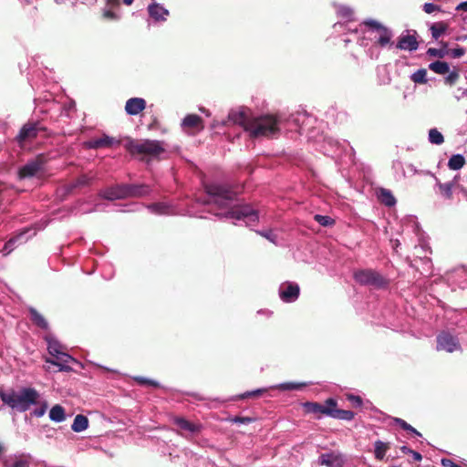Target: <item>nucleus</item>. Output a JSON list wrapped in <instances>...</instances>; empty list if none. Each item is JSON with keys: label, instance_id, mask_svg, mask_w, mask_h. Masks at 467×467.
Masks as SVG:
<instances>
[{"label": "nucleus", "instance_id": "obj_1", "mask_svg": "<svg viewBox=\"0 0 467 467\" xmlns=\"http://www.w3.org/2000/svg\"><path fill=\"white\" fill-rule=\"evenodd\" d=\"M208 200L204 203H213L225 212L215 213L220 219L231 220L234 224L244 222L246 226H252L258 222V213L250 205L234 204L235 193L227 186L220 183H209L204 185Z\"/></svg>", "mask_w": 467, "mask_h": 467}, {"label": "nucleus", "instance_id": "obj_2", "mask_svg": "<svg viewBox=\"0 0 467 467\" xmlns=\"http://www.w3.org/2000/svg\"><path fill=\"white\" fill-rule=\"evenodd\" d=\"M360 27L363 34L362 37L358 36V30L354 32L359 46L368 47V40H375V44L381 47H386L387 46L391 47L393 45L391 41L393 37L392 31L380 22L371 18L365 19L361 22Z\"/></svg>", "mask_w": 467, "mask_h": 467}, {"label": "nucleus", "instance_id": "obj_3", "mask_svg": "<svg viewBox=\"0 0 467 467\" xmlns=\"http://www.w3.org/2000/svg\"><path fill=\"white\" fill-rule=\"evenodd\" d=\"M0 399L13 410L25 412L32 405L38 404L40 394L34 388H22L17 392L15 390L0 391Z\"/></svg>", "mask_w": 467, "mask_h": 467}, {"label": "nucleus", "instance_id": "obj_4", "mask_svg": "<svg viewBox=\"0 0 467 467\" xmlns=\"http://www.w3.org/2000/svg\"><path fill=\"white\" fill-rule=\"evenodd\" d=\"M283 120L275 115H262L252 118L247 126V132L253 138L275 137L279 134Z\"/></svg>", "mask_w": 467, "mask_h": 467}, {"label": "nucleus", "instance_id": "obj_5", "mask_svg": "<svg viewBox=\"0 0 467 467\" xmlns=\"http://www.w3.org/2000/svg\"><path fill=\"white\" fill-rule=\"evenodd\" d=\"M125 148L131 155H140L141 160L147 159V161L151 159H159L165 152L163 142L154 140H129Z\"/></svg>", "mask_w": 467, "mask_h": 467}, {"label": "nucleus", "instance_id": "obj_6", "mask_svg": "<svg viewBox=\"0 0 467 467\" xmlns=\"http://www.w3.org/2000/svg\"><path fill=\"white\" fill-rule=\"evenodd\" d=\"M356 282L362 285L382 288L387 285V280L372 269L358 270L354 273Z\"/></svg>", "mask_w": 467, "mask_h": 467}, {"label": "nucleus", "instance_id": "obj_7", "mask_svg": "<svg viewBox=\"0 0 467 467\" xmlns=\"http://www.w3.org/2000/svg\"><path fill=\"white\" fill-rule=\"evenodd\" d=\"M437 350L452 353L461 350L459 339L449 332H441L437 336Z\"/></svg>", "mask_w": 467, "mask_h": 467}, {"label": "nucleus", "instance_id": "obj_8", "mask_svg": "<svg viewBox=\"0 0 467 467\" xmlns=\"http://www.w3.org/2000/svg\"><path fill=\"white\" fill-rule=\"evenodd\" d=\"M148 15L154 24H162L168 20L170 11L157 2H150L147 6Z\"/></svg>", "mask_w": 467, "mask_h": 467}, {"label": "nucleus", "instance_id": "obj_9", "mask_svg": "<svg viewBox=\"0 0 467 467\" xmlns=\"http://www.w3.org/2000/svg\"><path fill=\"white\" fill-rule=\"evenodd\" d=\"M299 285L296 283H283L279 286V296L285 303L295 302L299 296Z\"/></svg>", "mask_w": 467, "mask_h": 467}, {"label": "nucleus", "instance_id": "obj_10", "mask_svg": "<svg viewBox=\"0 0 467 467\" xmlns=\"http://www.w3.org/2000/svg\"><path fill=\"white\" fill-rule=\"evenodd\" d=\"M41 130H44V128L38 122L26 123L21 128L16 139L19 144H22L35 139Z\"/></svg>", "mask_w": 467, "mask_h": 467}, {"label": "nucleus", "instance_id": "obj_11", "mask_svg": "<svg viewBox=\"0 0 467 467\" xmlns=\"http://www.w3.org/2000/svg\"><path fill=\"white\" fill-rule=\"evenodd\" d=\"M345 462V456L339 451L322 453L318 457V463L327 467H343Z\"/></svg>", "mask_w": 467, "mask_h": 467}, {"label": "nucleus", "instance_id": "obj_12", "mask_svg": "<svg viewBox=\"0 0 467 467\" xmlns=\"http://www.w3.org/2000/svg\"><path fill=\"white\" fill-rule=\"evenodd\" d=\"M117 144H119V140L106 134H103L100 138H95L85 142L86 148L90 150L111 148Z\"/></svg>", "mask_w": 467, "mask_h": 467}, {"label": "nucleus", "instance_id": "obj_13", "mask_svg": "<svg viewBox=\"0 0 467 467\" xmlns=\"http://www.w3.org/2000/svg\"><path fill=\"white\" fill-rule=\"evenodd\" d=\"M54 358L55 359L47 358L46 362L58 367L59 371H71L72 368L68 364L70 362H77L75 358L64 351L55 356Z\"/></svg>", "mask_w": 467, "mask_h": 467}, {"label": "nucleus", "instance_id": "obj_14", "mask_svg": "<svg viewBox=\"0 0 467 467\" xmlns=\"http://www.w3.org/2000/svg\"><path fill=\"white\" fill-rule=\"evenodd\" d=\"M43 170V162L39 160H34L26 164L19 170V178L20 179H27L36 176L39 171Z\"/></svg>", "mask_w": 467, "mask_h": 467}, {"label": "nucleus", "instance_id": "obj_15", "mask_svg": "<svg viewBox=\"0 0 467 467\" xmlns=\"http://www.w3.org/2000/svg\"><path fill=\"white\" fill-rule=\"evenodd\" d=\"M347 146L345 142L341 143L333 138H327L324 140V153L332 157H337L345 150Z\"/></svg>", "mask_w": 467, "mask_h": 467}, {"label": "nucleus", "instance_id": "obj_16", "mask_svg": "<svg viewBox=\"0 0 467 467\" xmlns=\"http://www.w3.org/2000/svg\"><path fill=\"white\" fill-rule=\"evenodd\" d=\"M99 195L107 200L114 201L118 199L127 198L126 185L118 184L109 188H107L99 192Z\"/></svg>", "mask_w": 467, "mask_h": 467}, {"label": "nucleus", "instance_id": "obj_17", "mask_svg": "<svg viewBox=\"0 0 467 467\" xmlns=\"http://www.w3.org/2000/svg\"><path fill=\"white\" fill-rule=\"evenodd\" d=\"M146 108V100L142 98H131L126 101L125 111L130 116H136Z\"/></svg>", "mask_w": 467, "mask_h": 467}, {"label": "nucleus", "instance_id": "obj_18", "mask_svg": "<svg viewBox=\"0 0 467 467\" xmlns=\"http://www.w3.org/2000/svg\"><path fill=\"white\" fill-rule=\"evenodd\" d=\"M127 198L129 197H143L151 192V189L147 184H125Z\"/></svg>", "mask_w": 467, "mask_h": 467}, {"label": "nucleus", "instance_id": "obj_19", "mask_svg": "<svg viewBox=\"0 0 467 467\" xmlns=\"http://www.w3.org/2000/svg\"><path fill=\"white\" fill-rule=\"evenodd\" d=\"M30 232V230H26L25 232L19 234L14 238H11L8 242L5 243L3 251L0 252L4 256L9 254L16 246V244H21L27 241L28 236L26 234Z\"/></svg>", "mask_w": 467, "mask_h": 467}, {"label": "nucleus", "instance_id": "obj_20", "mask_svg": "<svg viewBox=\"0 0 467 467\" xmlns=\"http://www.w3.org/2000/svg\"><path fill=\"white\" fill-rule=\"evenodd\" d=\"M419 44L414 36L405 35L401 36L396 45V47L400 50L415 51Z\"/></svg>", "mask_w": 467, "mask_h": 467}, {"label": "nucleus", "instance_id": "obj_21", "mask_svg": "<svg viewBox=\"0 0 467 467\" xmlns=\"http://www.w3.org/2000/svg\"><path fill=\"white\" fill-rule=\"evenodd\" d=\"M229 119L235 124L242 126L247 131V126L252 121L244 110H233L229 113Z\"/></svg>", "mask_w": 467, "mask_h": 467}, {"label": "nucleus", "instance_id": "obj_22", "mask_svg": "<svg viewBox=\"0 0 467 467\" xmlns=\"http://www.w3.org/2000/svg\"><path fill=\"white\" fill-rule=\"evenodd\" d=\"M148 210L157 215H170L174 213V210L171 205L166 202H156L147 206Z\"/></svg>", "mask_w": 467, "mask_h": 467}, {"label": "nucleus", "instance_id": "obj_23", "mask_svg": "<svg viewBox=\"0 0 467 467\" xmlns=\"http://www.w3.org/2000/svg\"><path fill=\"white\" fill-rule=\"evenodd\" d=\"M93 177L87 174L80 175L76 181L67 184L65 186L66 193H71L76 188L84 187L89 185Z\"/></svg>", "mask_w": 467, "mask_h": 467}, {"label": "nucleus", "instance_id": "obj_24", "mask_svg": "<svg viewBox=\"0 0 467 467\" xmlns=\"http://www.w3.org/2000/svg\"><path fill=\"white\" fill-rule=\"evenodd\" d=\"M45 340L47 344V351L52 357L63 352V346L53 335H47Z\"/></svg>", "mask_w": 467, "mask_h": 467}, {"label": "nucleus", "instance_id": "obj_25", "mask_svg": "<svg viewBox=\"0 0 467 467\" xmlns=\"http://www.w3.org/2000/svg\"><path fill=\"white\" fill-rule=\"evenodd\" d=\"M173 422L181 429L191 433H195L201 431L202 426L199 424H194L184 418L176 417L173 420Z\"/></svg>", "mask_w": 467, "mask_h": 467}, {"label": "nucleus", "instance_id": "obj_26", "mask_svg": "<svg viewBox=\"0 0 467 467\" xmlns=\"http://www.w3.org/2000/svg\"><path fill=\"white\" fill-rule=\"evenodd\" d=\"M307 382H284L269 387L271 389H279L282 391L300 390L308 386Z\"/></svg>", "mask_w": 467, "mask_h": 467}, {"label": "nucleus", "instance_id": "obj_27", "mask_svg": "<svg viewBox=\"0 0 467 467\" xmlns=\"http://www.w3.org/2000/svg\"><path fill=\"white\" fill-rule=\"evenodd\" d=\"M378 199L381 203L388 207H393L397 202L392 192L386 188H380L378 191Z\"/></svg>", "mask_w": 467, "mask_h": 467}, {"label": "nucleus", "instance_id": "obj_28", "mask_svg": "<svg viewBox=\"0 0 467 467\" xmlns=\"http://www.w3.org/2000/svg\"><path fill=\"white\" fill-rule=\"evenodd\" d=\"M48 417L54 422H63L67 418L65 409L61 405L57 404L50 409Z\"/></svg>", "mask_w": 467, "mask_h": 467}, {"label": "nucleus", "instance_id": "obj_29", "mask_svg": "<svg viewBox=\"0 0 467 467\" xmlns=\"http://www.w3.org/2000/svg\"><path fill=\"white\" fill-rule=\"evenodd\" d=\"M31 320L35 325H36L38 327L47 330L48 329V323L46 320V318L34 307H29L28 309Z\"/></svg>", "mask_w": 467, "mask_h": 467}, {"label": "nucleus", "instance_id": "obj_30", "mask_svg": "<svg viewBox=\"0 0 467 467\" xmlns=\"http://www.w3.org/2000/svg\"><path fill=\"white\" fill-rule=\"evenodd\" d=\"M88 427V420L82 414H78L71 425V429L75 432H81L87 430Z\"/></svg>", "mask_w": 467, "mask_h": 467}, {"label": "nucleus", "instance_id": "obj_31", "mask_svg": "<svg viewBox=\"0 0 467 467\" xmlns=\"http://www.w3.org/2000/svg\"><path fill=\"white\" fill-rule=\"evenodd\" d=\"M389 445L380 440L374 442V454L377 460L382 461L389 451Z\"/></svg>", "mask_w": 467, "mask_h": 467}, {"label": "nucleus", "instance_id": "obj_32", "mask_svg": "<svg viewBox=\"0 0 467 467\" xmlns=\"http://www.w3.org/2000/svg\"><path fill=\"white\" fill-rule=\"evenodd\" d=\"M355 413L351 410H340L329 411V417L337 420L350 421L354 419Z\"/></svg>", "mask_w": 467, "mask_h": 467}, {"label": "nucleus", "instance_id": "obj_33", "mask_svg": "<svg viewBox=\"0 0 467 467\" xmlns=\"http://www.w3.org/2000/svg\"><path fill=\"white\" fill-rule=\"evenodd\" d=\"M304 406L308 412L314 414L320 413L329 417V411H331L330 410L326 409L324 404L317 402H306Z\"/></svg>", "mask_w": 467, "mask_h": 467}, {"label": "nucleus", "instance_id": "obj_34", "mask_svg": "<svg viewBox=\"0 0 467 467\" xmlns=\"http://www.w3.org/2000/svg\"><path fill=\"white\" fill-rule=\"evenodd\" d=\"M202 123V119L196 114H188L186 115L182 121V128H198Z\"/></svg>", "mask_w": 467, "mask_h": 467}, {"label": "nucleus", "instance_id": "obj_35", "mask_svg": "<svg viewBox=\"0 0 467 467\" xmlns=\"http://www.w3.org/2000/svg\"><path fill=\"white\" fill-rule=\"evenodd\" d=\"M336 12L339 17L346 21H352L354 19V10L348 5H337L336 7Z\"/></svg>", "mask_w": 467, "mask_h": 467}, {"label": "nucleus", "instance_id": "obj_36", "mask_svg": "<svg viewBox=\"0 0 467 467\" xmlns=\"http://www.w3.org/2000/svg\"><path fill=\"white\" fill-rule=\"evenodd\" d=\"M428 140L431 144L441 145L444 142V137L438 129L432 128L429 130Z\"/></svg>", "mask_w": 467, "mask_h": 467}, {"label": "nucleus", "instance_id": "obj_37", "mask_svg": "<svg viewBox=\"0 0 467 467\" xmlns=\"http://www.w3.org/2000/svg\"><path fill=\"white\" fill-rule=\"evenodd\" d=\"M464 163L465 160L462 154H454L450 158L448 167L451 170L458 171L463 167Z\"/></svg>", "mask_w": 467, "mask_h": 467}, {"label": "nucleus", "instance_id": "obj_38", "mask_svg": "<svg viewBox=\"0 0 467 467\" xmlns=\"http://www.w3.org/2000/svg\"><path fill=\"white\" fill-rule=\"evenodd\" d=\"M429 67L433 72H435L437 74H441V75L446 74L450 70L449 64L445 61H440V60L431 63Z\"/></svg>", "mask_w": 467, "mask_h": 467}, {"label": "nucleus", "instance_id": "obj_39", "mask_svg": "<svg viewBox=\"0 0 467 467\" xmlns=\"http://www.w3.org/2000/svg\"><path fill=\"white\" fill-rule=\"evenodd\" d=\"M394 422L399 425L402 430L407 431L415 436L421 437V433L419 432L414 427L407 423L404 420L400 418H395Z\"/></svg>", "mask_w": 467, "mask_h": 467}, {"label": "nucleus", "instance_id": "obj_40", "mask_svg": "<svg viewBox=\"0 0 467 467\" xmlns=\"http://www.w3.org/2000/svg\"><path fill=\"white\" fill-rule=\"evenodd\" d=\"M266 390H267V389H265V388L256 389H254L251 391H246L243 394L237 395L234 398H233L232 400H244V399L250 398V397L258 396V395L265 393Z\"/></svg>", "mask_w": 467, "mask_h": 467}, {"label": "nucleus", "instance_id": "obj_41", "mask_svg": "<svg viewBox=\"0 0 467 467\" xmlns=\"http://www.w3.org/2000/svg\"><path fill=\"white\" fill-rule=\"evenodd\" d=\"M314 219L317 223L324 227H329L335 223V220L327 215L316 214Z\"/></svg>", "mask_w": 467, "mask_h": 467}, {"label": "nucleus", "instance_id": "obj_42", "mask_svg": "<svg viewBox=\"0 0 467 467\" xmlns=\"http://www.w3.org/2000/svg\"><path fill=\"white\" fill-rule=\"evenodd\" d=\"M426 76H427L426 69L420 68V69H418L416 72H414L411 75V80L415 83L424 84L427 82Z\"/></svg>", "mask_w": 467, "mask_h": 467}, {"label": "nucleus", "instance_id": "obj_43", "mask_svg": "<svg viewBox=\"0 0 467 467\" xmlns=\"http://www.w3.org/2000/svg\"><path fill=\"white\" fill-rule=\"evenodd\" d=\"M133 379L140 385H148L155 388L160 387V383L154 379H150L141 376H137L134 377Z\"/></svg>", "mask_w": 467, "mask_h": 467}, {"label": "nucleus", "instance_id": "obj_44", "mask_svg": "<svg viewBox=\"0 0 467 467\" xmlns=\"http://www.w3.org/2000/svg\"><path fill=\"white\" fill-rule=\"evenodd\" d=\"M6 467H27V462L23 458L9 459L5 462Z\"/></svg>", "mask_w": 467, "mask_h": 467}, {"label": "nucleus", "instance_id": "obj_45", "mask_svg": "<svg viewBox=\"0 0 467 467\" xmlns=\"http://www.w3.org/2000/svg\"><path fill=\"white\" fill-rule=\"evenodd\" d=\"M38 404L40 406L33 410V415L36 418H40L44 416L47 410L48 404L46 400H43L42 402L38 401Z\"/></svg>", "mask_w": 467, "mask_h": 467}, {"label": "nucleus", "instance_id": "obj_46", "mask_svg": "<svg viewBox=\"0 0 467 467\" xmlns=\"http://www.w3.org/2000/svg\"><path fill=\"white\" fill-rule=\"evenodd\" d=\"M431 36L434 39H438L444 32L445 26L441 24L432 25L431 26Z\"/></svg>", "mask_w": 467, "mask_h": 467}, {"label": "nucleus", "instance_id": "obj_47", "mask_svg": "<svg viewBox=\"0 0 467 467\" xmlns=\"http://www.w3.org/2000/svg\"><path fill=\"white\" fill-rule=\"evenodd\" d=\"M439 188L441 192V193L446 198H451L452 194V183L447 182V183H439Z\"/></svg>", "mask_w": 467, "mask_h": 467}, {"label": "nucleus", "instance_id": "obj_48", "mask_svg": "<svg viewBox=\"0 0 467 467\" xmlns=\"http://www.w3.org/2000/svg\"><path fill=\"white\" fill-rule=\"evenodd\" d=\"M257 234H260L261 236L266 238L271 243L276 244L277 236L273 233L272 230L257 231Z\"/></svg>", "mask_w": 467, "mask_h": 467}, {"label": "nucleus", "instance_id": "obj_49", "mask_svg": "<svg viewBox=\"0 0 467 467\" xmlns=\"http://www.w3.org/2000/svg\"><path fill=\"white\" fill-rule=\"evenodd\" d=\"M441 7L433 3H425L423 5V11L427 14H431L435 11H440Z\"/></svg>", "mask_w": 467, "mask_h": 467}, {"label": "nucleus", "instance_id": "obj_50", "mask_svg": "<svg viewBox=\"0 0 467 467\" xmlns=\"http://www.w3.org/2000/svg\"><path fill=\"white\" fill-rule=\"evenodd\" d=\"M348 400L352 403L354 407H361L362 406V399L359 396H356L353 394H350L348 396Z\"/></svg>", "mask_w": 467, "mask_h": 467}, {"label": "nucleus", "instance_id": "obj_51", "mask_svg": "<svg viewBox=\"0 0 467 467\" xmlns=\"http://www.w3.org/2000/svg\"><path fill=\"white\" fill-rule=\"evenodd\" d=\"M465 54V49L463 47H456L450 50V55L453 58H458L462 57Z\"/></svg>", "mask_w": 467, "mask_h": 467}, {"label": "nucleus", "instance_id": "obj_52", "mask_svg": "<svg viewBox=\"0 0 467 467\" xmlns=\"http://www.w3.org/2000/svg\"><path fill=\"white\" fill-rule=\"evenodd\" d=\"M325 408L327 409V410H337V402L335 399H327L326 401H325Z\"/></svg>", "mask_w": 467, "mask_h": 467}, {"label": "nucleus", "instance_id": "obj_53", "mask_svg": "<svg viewBox=\"0 0 467 467\" xmlns=\"http://www.w3.org/2000/svg\"><path fill=\"white\" fill-rule=\"evenodd\" d=\"M427 53L430 56L438 57H443L445 55V52L442 49H437V48H429Z\"/></svg>", "mask_w": 467, "mask_h": 467}, {"label": "nucleus", "instance_id": "obj_54", "mask_svg": "<svg viewBox=\"0 0 467 467\" xmlns=\"http://www.w3.org/2000/svg\"><path fill=\"white\" fill-rule=\"evenodd\" d=\"M103 16L105 18L110 19V20H118L119 19V16L112 10H104Z\"/></svg>", "mask_w": 467, "mask_h": 467}, {"label": "nucleus", "instance_id": "obj_55", "mask_svg": "<svg viewBox=\"0 0 467 467\" xmlns=\"http://www.w3.org/2000/svg\"><path fill=\"white\" fill-rule=\"evenodd\" d=\"M254 420L249 417H235L234 419V422L240 424H248L251 423Z\"/></svg>", "mask_w": 467, "mask_h": 467}, {"label": "nucleus", "instance_id": "obj_56", "mask_svg": "<svg viewBox=\"0 0 467 467\" xmlns=\"http://www.w3.org/2000/svg\"><path fill=\"white\" fill-rule=\"evenodd\" d=\"M459 78L458 73H457V72H455V71H452V72H451V73L447 76V78H446V82H448V83H450V84H452V83H454V82L457 80V78Z\"/></svg>", "mask_w": 467, "mask_h": 467}, {"label": "nucleus", "instance_id": "obj_57", "mask_svg": "<svg viewBox=\"0 0 467 467\" xmlns=\"http://www.w3.org/2000/svg\"><path fill=\"white\" fill-rule=\"evenodd\" d=\"M441 465L443 467H457L458 464L454 463L450 459H441Z\"/></svg>", "mask_w": 467, "mask_h": 467}, {"label": "nucleus", "instance_id": "obj_58", "mask_svg": "<svg viewBox=\"0 0 467 467\" xmlns=\"http://www.w3.org/2000/svg\"><path fill=\"white\" fill-rule=\"evenodd\" d=\"M406 169L407 171L411 174V175H415V174H418L420 173V171L416 168L415 165L410 163V164H407L406 166Z\"/></svg>", "mask_w": 467, "mask_h": 467}, {"label": "nucleus", "instance_id": "obj_59", "mask_svg": "<svg viewBox=\"0 0 467 467\" xmlns=\"http://www.w3.org/2000/svg\"><path fill=\"white\" fill-rule=\"evenodd\" d=\"M301 119H309L308 117H306V115H301V114H297L296 116H293L291 120L293 123L295 124H298L300 121H301Z\"/></svg>", "mask_w": 467, "mask_h": 467}, {"label": "nucleus", "instance_id": "obj_60", "mask_svg": "<svg viewBox=\"0 0 467 467\" xmlns=\"http://www.w3.org/2000/svg\"><path fill=\"white\" fill-rule=\"evenodd\" d=\"M456 10H457V11H464V12H467V1H464V2L460 3V4L456 6Z\"/></svg>", "mask_w": 467, "mask_h": 467}, {"label": "nucleus", "instance_id": "obj_61", "mask_svg": "<svg viewBox=\"0 0 467 467\" xmlns=\"http://www.w3.org/2000/svg\"><path fill=\"white\" fill-rule=\"evenodd\" d=\"M410 454H411V455H412V458H413L415 461H417V462H420V461H421V459H422L421 454H420V452H418V451H413V450H412V452H410Z\"/></svg>", "mask_w": 467, "mask_h": 467}, {"label": "nucleus", "instance_id": "obj_62", "mask_svg": "<svg viewBox=\"0 0 467 467\" xmlns=\"http://www.w3.org/2000/svg\"><path fill=\"white\" fill-rule=\"evenodd\" d=\"M400 451L407 454H410V452H412V450L405 445L400 448Z\"/></svg>", "mask_w": 467, "mask_h": 467}, {"label": "nucleus", "instance_id": "obj_63", "mask_svg": "<svg viewBox=\"0 0 467 467\" xmlns=\"http://www.w3.org/2000/svg\"><path fill=\"white\" fill-rule=\"evenodd\" d=\"M107 3L110 5H119V0H107Z\"/></svg>", "mask_w": 467, "mask_h": 467}, {"label": "nucleus", "instance_id": "obj_64", "mask_svg": "<svg viewBox=\"0 0 467 467\" xmlns=\"http://www.w3.org/2000/svg\"><path fill=\"white\" fill-rule=\"evenodd\" d=\"M133 2L134 0H123L124 5H130Z\"/></svg>", "mask_w": 467, "mask_h": 467}]
</instances>
